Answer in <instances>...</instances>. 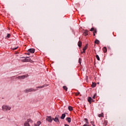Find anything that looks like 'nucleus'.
I'll return each instance as SVG.
<instances>
[{
    "label": "nucleus",
    "instance_id": "obj_37",
    "mask_svg": "<svg viewBox=\"0 0 126 126\" xmlns=\"http://www.w3.org/2000/svg\"><path fill=\"white\" fill-rule=\"evenodd\" d=\"M27 55H28L29 56H30V53H28Z\"/></svg>",
    "mask_w": 126,
    "mask_h": 126
},
{
    "label": "nucleus",
    "instance_id": "obj_30",
    "mask_svg": "<svg viewBox=\"0 0 126 126\" xmlns=\"http://www.w3.org/2000/svg\"><path fill=\"white\" fill-rule=\"evenodd\" d=\"M94 33H97V30L96 29H94Z\"/></svg>",
    "mask_w": 126,
    "mask_h": 126
},
{
    "label": "nucleus",
    "instance_id": "obj_29",
    "mask_svg": "<svg viewBox=\"0 0 126 126\" xmlns=\"http://www.w3.org/2000/svg\"><path fill=\"white\" fill-rule=\"evenodd\" d=\"M17 49H18V47L13 48V51H15V50H17Z\"/></svg>",
    "mask_w": 126,
    "mask_h": 126
},
{
    "label": "nucleus",
    "instance_id": "obj_8",
    "mask_svg": "<svg viewBox=\"0 0 126 126\" xmlns=\"http://www.w3.org/2000/svg\"><path fill=\"white\" fill-rule=\"evenodd\" d=\"M28 51L32 54H34L35 53V49L33 48L30 49L28 50Z\"/></svg>",
    "mask_w": 126,
    "mask_h": 126
},
{
    "label": "nucleus",
    "instance_id": "obj_6",
    "mask_svg": "<svg viewBox=\"0 0 126 126\" xmlns=\"http://www.w3.org/2000/svg\"><path fill=\"white\" fill-rule=\"evenodd\" d=\"M59 118H60V115H56L55 118L54 119V121H55L56 123H60Z\"/></svg>",
    "mask_w": 126,
    "mask_h": 126
},
{
    "label": "nucleus",
    "instance_id": "obj_18",
    "mask_svg": "<svg viewBox=\"0 0 126 126\" xmlns=\"http://www.w3.org/2000/svg\"><path fill=\"white\" fill-rule=\"evenodd\" d=\"M96 85H97V84L95 83H93L92 85V87L93 88L96 87Z\"/></svg>",
    "mask_w": 126,
    "mask_h": 126
},
{
    "label": "nucleus",
    "instance_id": "obj_36",
    "mask_svg": "<svg viewBox=\"0 0 126 126\" xmlns=\"http://www.w3.org/2000/svg\"><path fill=\"white\" fill-rule=\"evenodd\" d=\"M83 126H87V124H85Z\"/></svg>",
    "mask_w": 126,
    "mask_h": 126
},
{
    "label": "nucleus",
    "instance_id": "obj_25",
    "mask_svg": "<svg viewBox=\"0 0 126 126\" xmlns=\"http://www.w3.org/2000/svg\"><path fill=\"white\" fill-rule=\"evenodd\" d=\"M81 61H82V60H81V58L79 59V63H80V64H81Z\"/></svg>",
    "mask_w": 126,
    "mask_h": 126
},
{
    "label": "nucleus",
    "instance_id": "obj_17",
    "mask_svg": "<svg viewBox=\"0 0 126 126\" xmlns=\"http://www.w3.org/2000/svg\"><path fill=\"white\" fill-rule=\"evenodd\" d=\"M64 118H65V114H63L62 116H61V119L62 120H63V119H64Z\"/></svg>",
    "mask_w": 126,
    "mask_h": 126
},
{
    "label": "nucleus",
    "instance_id": "obj_1",
    "mask_svg": "<svg viewBox=\"0 0 126 126\" xmlns=\"http://www.w3.org/2000/svg\"><path fill=\"white\" fill-rule=\"evenodd\" d=\"M11 107L9 106L3 105L2 106V111H10Z\"/></svg>",
    "mask_w": 126,
    "mask_h": 126
},
{
    "label": "nucleus",
    "instance_id": "obj_23",
    "mask_svg": "<svg viewBox=\"0 0 126 126\" xmlns=\"http://www.w3.org/2000/svg\"><path fill=\"white\" fill-rule=\"evenodd\" d=\"M98 117L99 118H101V117H104V114L103 113L101 114H99Z\"/></svg>",
    "mask_w": 126,
    "mask_h": 126
},
{
    "label": "nucleus",
    "instance_id": "obj_11",
    "mask_svg": "<svg viewBox=\"0 0 126 126\" xmlns=\"http://www.w3.org/2000/svg\"><path fill=\"white\" fill-rule=\"evenodd\" d=\"M66 121L68 122V123H71V118H69V117H67L66 119Z\"/></svg>",
    "mask_w": 126,
    "mask_h": 126
},
{
    "label": "nucleus",
    "instance_id": "obj_42",
    "mask_svg": "<svg viewBox=\"0 0 126 126\" xmlns=\"http://www.w3.org/2000/svg\"><path fill=\"white\" fill-rule=\"evenodd\" d=\"M52 120H55V119L54 118H52Z\"/></svg>",
    "mask_w": 126,
    "mask_h": 126
},
{
    "label": "nucleus",
    "instance_id": "obj_27",
    "mask_svg": "<svg viewBox=\"0 0 126 126\" xmlns=\"http://www.w3.org/2000/svg\"><path fill=\"white\" fill-rule=\"evenodd\" d=\"M94 30H95V29H94V28H92L90 30V31L92 32V31H94Z\"/></svg>",
    "mask_w": 126,
    "mask_h": 126
},
{
    "label": "nucleus",
    "instance_id": "obj_3",
    "mask_svg": "<svg viewBox=\"0 0 126 126\" xmlns=\"http://www.w3.org/2000/svg\"><path fill=\"white\" fill-rule=\"evenodd\" d=\"M23 62L24 63H27L28 62H31V59L29 58V57H27L26 58L23 60Z\"/></svg>",
    "mask_w": 126,
    "mask_h": 126
},
{
    "label": "nucleus",
    "instance_id": "obj_41",
    "mask_svg": "<svg viewBox=\"0 0 126 126\" xmlns=\"http://www.w3.org/2000/svg\"><path fill=\"white\" fill-rule=\"evenodd\" d=\"M93 126H95V125H94V124H93Z\"/></svg>",
    "mask_w": 126,
    "mask_h": 126
},
{
    "label": "nucleus",
    "instance_id": "obj_33",
    "mask_svg": "<svg viewBox=\"0 0 126 126\" xmlns=\"http://www.w3.org/2000/svg\"><path fill=\"white\" fill-rule=\"evenodd\" d=\"M91 125H94V122H91Z\"/></svg>",
    "mask_w": 126,
    "mask_h": 126
},
{
    "label": "nucleus",
    "instance_id": "obj_38",
    "mask_svg": "<svg viewBox=\"0 0 126 126\" xmlns=\"http://www.w3.org/2000/svg\"><path fill=\"white\" fill-rule=\"evenodd\" d=\"M65 126H69L67 125V124H65Z\"/></svg>",
    "mask_w": 126,
    "mask_h": 126
},
{
    "label": "nucleus",
    "instance_id": "obj_43",
    "mask_svg": "<svg viewBox=\"0 0 126 126\" xmlns=\"http://www.w3.org/2000/svg\"><path fill=\"white\" fill-rule=\"evenodd\" d=\"M35 126H37V125H35Z\"/></svg>",
    "mask_w": 126,
    "mask_h": 126
},
{
    "label": "nucleus",
    "instance_id": "obj_22",
    "mask_svg": "<svg viewBox=\"0 0 126 126\" xmlns=\"http://www.w3.org/2000/svg\"><path fill=\"white\" fill-rule=\"evenodd\" d=\"M41 123L40 122V121H38L37 123L36 126H40L41 125Z\"/></svg>",
    "mask_w": 126,
    "mask_h": 126
},
{
    "label": "nucleus",
    "instance_id": "obj_26",
    "mask_svg": "<svg viewBox=\"0 0 126 126\" xmlns=\"http://www.w3.org/2000/svg\"><path fill=\"white\" fill-rule=\"evenodd\" d=\"M96 95H97V94H94V96L93 97V99H95V98L96 97Z\"/></svg>",
    "mask_w": 126,
    "mask_h": 126
},
{
    "label": "nucleus",
    "instance_id": "obj_16",
    "mask_svg": "<svg viewBox=\"0 0 126 126\" xmlns=\"http://www.w3.org/2000/svg\"><path fill=\"white\" fill-rule=\"evenodd\" d=\"M68 109L69 111H71L73 110V108H72V107L70 106H68Z\"/></svg>",
    "mask_w": 126,
    "mask_h": 126
},
{
    "label": "nucleus",
    "instance_id": "obj_7",
    "mask_svg": "<svg viewBox=\"0 0 126 126\" xmlns=\"http://www.w3.org/2000/svg\"><path fill=\"white\" fill-rule=\"evenodd\" d=\"M88 47V44H87L86 45V46L83 48V52H81V54H82L83 53H85V51H86Z\"/></svg>",
    "mask_w": 126,
    "mask_h": 126
},
{
    "label": "nucleus",
    "instance_id": "obj_4",
    "mask_svg": "<svg viewBox=\"0 0 126 126\" xmlns=\"http://www.w3.org/2000/svg\"><path fill=\"white\" fill-rule=\"evenodd\" d=\"M46 120L47 122H49V123H52V122H53L51 116H47Z\"/></svg>",
    "mask_w": 126,
    "mask_h": 126
},
{
    "label": "nucleus",
    "instance_id": "obj_28",
    "mask_svg": "<svg viewBox=\"0 0 126 126\" xmlns=\"http://www.w3.org/2000/svg\"><path fill=\"white\" fill-rule=\"evenodd\" d=\"M6 37L7 38H9L10 37V34L8 33Z\"/></svg>",
    "mask_w": 126,
    "mask_h": 126
},
{
    "label": "nucleus",
    "instance_id": "obj_9",
    "mask_svg": "<svg viewBox=\"0 0 126 126\" xmlns=\"http://www.w3.org/2000/svg\"><path fill=\"white\" fill-rule=\"evenodd\" d=\"M88 102L90 104H91L92 102H94V100L91 98V97H89L88 98Z\"/></svg>",
    "mask_w": 126,
    "mask_h": 126
},
{
    "label": "nucleus",
    "instance_id": "obj_13",
    "mask_svg": "<svg viewBox=\"0 0 126 126\" xmlns=\"http://www.w3.org/2000/svg\"><path fill=\"white\" fill-rule=\"evenodd\" d=\"M47 86H46V85H44L43 86H38V87H36V88H44V87H46Z\"/></svg>",
    "mask_w": 126,
    "mask_h": 126
},
{
    "label": "nucleus",
    "instance_id": "obj_32",
    "mask_svg": "<svg viewBox=\"0 0 126 126\" xmlns=\"http://www.w3.org/2000/svg\"><path fill=\"white\" fill-rule=\"evenodd\" d=\"M105 126H107V121H104V123Z\"/></svg>",
    "mask_w": 126,
    "mask_h": 126
},
{
    "label": "nucleus",
    "instance_id": "obj_19",
    "mask_svg": "<svg viewBox=\"0 0 126 126\" xmlns=\"http://www.w3.org/2000/svg\"><path fill=\"white\" fill-rule=\"evenodd\" d=\"M27 122L31 123L32 124V123H33V121H32V120H31V119H29L28 120V121H27Z\"/></svg>",
    "mask_w": 126,
    "mask_h": 126
},
{
    "label": "nucleus",
    "instance_id": "obj_2",
    "mask_svg": "<svg viewBox=\"0 0 126 126\" xmlns=\"http://www.w3.org/2000/svg\"><path fill=\"white\" fill-rule=\"evenodd\" d=\"M35 92L36 91V90L33 89V88H31V89H27L24 90L25 93H28L29 92Z\"/></svg>",
    "mask_w": 126,
    "mask_h": 126
},
{
    "label": "nucleus",
    "instance_id": "obj_20",
    "mask_svg": "<svg viewBox=\"0 0 126 126\" xmlns=\"http://www.w3.org/2000/svg\"><path fill=\"white\" fill-rule=\"evenodd\" d=\"M94 43H95V44H97V45L99 44V43H100V41L98 40H97V39H96L95 41H94Z\"/></svg>",
    "mask_w": 126,
    "mask_h": 126
},
{
    "label": "nucleus",
    "instance_id": "obj_10",
    "mask_svg": "<svg viewBox=\"0 0 126 126\" xmlns=\"http://www.w3.org/2000/svg\"><path fill=\"white\" fill-rule=\"evenodd\" d=\"M88 32L89 31L88 30H85L83 33V35L85 36H87V35H88Z\"/></svg>",
    "mask_w": 126,
    "mask_h": 126
},
{
    "label": "nucleus",
    "instance_id": "obj_15",
    "mask_svg": "<svg viewBox=\"0 0 126 126\" xmlns=\"http://www.w3.org/2000/svg\"><path fill=\"white\" fill-rule=\"evenodd\" d=\"M24 126H30V124H29V123L26 122L25 123H24Z\"/></svg>",
    "mask_w": 126,
    "mask_h": 126
},
{
    "label": "nucleus",
    "instance_id": "obj_34",
    "mask_svg": "<svg viewBox=\"0 0 126 126\" xmlns=\"http://www.w3.org/2000/svg\"><path fill=\"white\" fill-rule=\"evenodd\" d=\"M84 120L86 121V122H87V121H88V120L87 119H86V118H85Z\"/></svg>",
    "mask_w": 126,
    "mask_h": 126
},
{
    "label": "nucleus",
    "instance_id": "obj_31",
    "mask_svg": "<svg viewBox=\"0 0 126 126\" xmlns=\"http://www.w3.org/2000/svg\"><path fill=\"white\" fill-rule=\"evenodd\" d=\"M79 94H80V93H79V92L76 93V95L77 96H78V95H79Z\"/></svg>",
    "mask_w": 126,
    "mask_h": 126
},
{
    "label": "nucleus",
    "instance_id": "obj_35",
    "mask_svg": "<svg viewBox=\"0 0 126 126\" xmlns=\"http://www.w3.org/2000/svg\"><path fill=\"white\" fill-rule=\"evenodd\" d=\"M86 124H89L88 121H86Z\"/></svg>",
    "mask_w": 126,
    "mask_h": 126
},
{
    "label": "nucleus",
    "instance_id": "obj_21",
    "mask_svg": "<svg viewBox=\"0 0 126 126\" xmlns=\"http://www.w3.org/2000/svg\"><path fill=\"white\" fill-rule=\"evenodd\" d=\"M63 89H64V90H65L66 91H67V87L66 86H63Z\"/></svg>",
    "mask_w": 126,
    "mask_h": 126
},
{
    "label": "nucleus",
    "instance_id": "obj_40",
    "mask_svg": "<svg viewBox=\"0 0 126 126\" xmlns=\"http://www.w3.org/2000/svg\"><path fill=\"white\" fill-rule=\"evenodd\" d=\"M25 57H22V59H24Z\"/></svg>",
    "mask_w": 126,
    "mask_h": 126
},
{
    "label": "nucleus",
    "instance_id": "obj_39",
    "mask_svg": "<svg viewBox=\"0 0 126 126\" xmlns=\"http://www.w3.org/2000/svg\"><path fill=\"white\" fill-rule=\"evenodd\" d=\"M94 36H95V33L94 32Z\"/></svg>",
    "mask_w": 126,
    "mask_h": 126
},
{
    "label": "nucleus",
    "instance_id": "obj_14",
    "mask_svg": "<svg viewBox=\"0 0 126 126\" xmlns=\"http://www.w3.org/2000/svg\"><path fill=\"white\" fill-rule=\"evenodd\" d=\"M104 53H107V48L106 47H104L102 49Z\"/></svg>",
    "mask_w": 126,
    "mask_h": 126
},
{
    "label": "nucleus",
    "instance_id": "obj_5",
    "mask_svg": "<svg viewBox=\"0 0 126 126\" xmlns=\"http://www.w3.org/2000/svg\"><path fill=\"white\" fill-rule=\"evenodd\" d=\"M26 77H28V75H24L17 77L18 79H24Z\"/></svg>",
    "mask_w": 126,
    "mask_h": 126
},
{
    "label": "nucleus",
    "instance_id": "obj_24",
    "mask_svg": "<svg viewBox=\"0 0 126 126\" xmlns=\"http://www.w3.org/2000/svg\"><path fill=\"white\" fill-rule=\"evenodd\" d=\"M96 58L97 61H100V57H99L98 55H96Z\"/></svg>",
    "mask_w": 126,
    "mask_h": 126
},
{
    "label": "nucleus",
    "instance_id": "obj_12",
    "mask_svg": "<svg viewBox=\"0 0 126 126\" xmlns=\"http://www.w3.org/2000/svg\"><path fill=\"white\" fill-rule=\"evenodd\" d=\"M78 47H81V46H82V42H81V41H79L78 42Z\"/></svg>",
    "mask_w": 126,
    "mask_h": 126
}]
</instances>
